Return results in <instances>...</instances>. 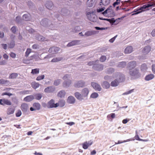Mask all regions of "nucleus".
I'll list each match as a JSON object with an SVG mask.
<instances>
[{
  "instance_id": "nucleus-1",
  "label": "nucleus",
  "mask_w": 155,
  "mask_h": 155,
  "mask_svg": "<svg viewBox=\"0 0 155 155\" xmlns=\"http://www.w3.org/2000/svg\"><path fill=\"white\" fill-rule=\"evenodd\" d=\"M154 5L153 4H147L143 5L142 7H140L139 9L136 10L135 9L133 11L134 12H136L135 13H133L132 15H136L138 14L143 11H144V9L148 8L149 7L153 6ZM152 11H155V8H153L152 10Z\"/></svg>"
},
{
  "instance_id": "nucleus-2",
  "label": "nucleus",
  "mask_w": 155,
  "mask_h": 155,
  "mask_svg": "<svg viewBox=\"0 0 155 155\" xmlns=\"http://www.w3.org/2000/svg\"><path fill=\"white\" fill-rule=\"evenodd\" d=\"M129 73L134 79L138 78L140 76L139 71L136 68H130Z\"/></svg>"
},
{
  "instance_id": "nucleus-3",
  "label": "nucleus",
  "mask_w": 155,
  "mask_h": 155,
  "mask_svg": "<svg viewBox=\"0 0 155 155\" xmlns=\"http://www.w3.org/2000/svg\"><path fill=\"white\" fill-rule=\"evenodd\" d=\"M94 12H88L87 13V15L89 20L95 22L96 20V16L94 13Z\"/></svg>"
},
{
  "instance_id": "nucleus-4",
  "label": "nucleus",
  "mask_w": 155,
  "mask_h": 155,
  "mask_svg": "<svg viewBox=\"0 0 155 155\" xmlns=\"http://www.w3.org/2000/svg\"><path fill=\"white\" fill-rule=\"evenodd\" d=\"M85 83L83 81L80 80L75 82L74 85L76 88H82L85 86Z\"/></svg>"
},
{
  "instance_id": "nucleus-5",
  "label": "nucleus",
  "mask_w": 155,
  "mask_h": 155,
  "mask_svg": "<svg viewBox=\"0 0 155 155\" xmlns=\"http://www.w3.org/2000/svg\"><path fill=\"white\" fill-rule=\"evenodd\" d=\"M58 107V104L57 103H54V101L53 99L50 100L48 103L47 107L49 108H56Z\"/></svg>"
},
{
  "instance_id": "nucleus-6",
  "label": "nucleus",
  "mask_w": 155,
  "mask_h": 155,
  "mask_svg": "<svg viewBox=\"0 0 155 155\" xmlns=\"http://www.w3.org/2000/svg\"><path fill=\"white\" fill-rule=\"evenodd\" d=\"M117 75V78L116 79H117L119 83L125 81V77L123 74L118 73Z\"/></svg>"
},
{
  "instance_id": "nucleus-7",
  "label": "nucleus",
  "mask_w": 155,
  "mask_h": 155,
  "mask_svg": "<svg viewBox=\"0 0 155 155\" xmlns=\"http://www.w3.org/2000/svg\"><path fill=\"white\" fill-rule=\"evenodd\" d=\"M0 104L2 105H10L12 104V103L8 100L3 98L0 100Z\"/></svg>"
},
{
  "instance_id": "nucleus-8",
  "label": "nucleus",
  "mask_w": 155,
  "mask_h": 155,
  "mask_svg": "<svg viewBox=\"0 0 155 155\" xmlns=\"http://www.w3.org/2000/svg\"><path fill=\"white\" fill-rule=\"evenodd\" d=\"M91 85L93 88L96 91H100L101 90V88L100 85L97 83L95 82H91Z\"/></svg>"
},
{
  "instance_id": "nucleus-9",
  "label": "nucleus",
  "mask_w": 155,
  "mask_h": 155,
  "mask_svg": "<svg viewBox=\"0 0 155 155\" xmlns=\"http://www.w3.org/2000/svg\"><path fill=\"white\" fill-rule=\"evenodd\" d=\"M29 107L28 105L26 103H23L21 105V109L22 111L24 113L26 112L28 110Z\"/></svg>"
},
{
  "instance_id": "nucleus-10",
  "label": "nucleus",
  "mask_w": 155,
  "mask_h": 155,
  "mask_svg": "<svg viewBox=\"0 0 155 155\" xmlns=\"http://www.w3.org/2000/svg\"><path fill=\"white\" fill-rule=\"evenodd\" d=\"M89 93V90L88 88H84L81 90V93L84 97H87Z\"/></svg>"
},
{
  "instance_id": "nucleus-11",
  "label": "nucleus",
  "mask_w": 155,
  "mask_h": 155,
  "mask_svg": "<svg viewBox=\"0 0 155 155\" xmlns=\"http://www.w3.org/2000/svg\"><path fill=\"white\" fill-rule=\"evenodd\" d=\"M151 48L150 46L145 47L142 51V52L144 54H148L151 51Z\"/></svg>"
},
{
  "instance_id": "nucleus-12",
  "label": "nucleus",
  "mask_w": 155,
  "mask_h": 155,
  "mask_svg": "<svg viewBox=\"0 0 155 155\" xmlns=\"http://www.w3.org/2000/svg\"><path fill=\"white\" fill-rule=\"evenodd\" d=\"M93 143V141L91 140L88 142L86 141L82 144L83 147L84 149H87Z\"/></svg>"
},
{
  "instance_id": "nucleus-13",
  "label": "nucleus",
  "mask_w": 155,
  "mask_h": 155,
  "mask_svg": "<svg viewBox=\"0 0 155 155\" xmlns=\"http://www.w3.org/2000/svg\"><path fill=\"white\" fill-rule=\"evenodd\" d=\"M55 87L53 86H49L45 89V92L46 93H50L53 92L55 90Z\"/></svg>"
},
{
  "instance_id": "nucleus-14",
  "label": "nucleus",
  "mask_w": 155,
  "mask_h": 155,
  "mask_svg": "<svg viewBox=\"0 0 155 155\" xmlns=\"http://www.w3.org/2000/svg\"><path fill=\"white\" fill-rule=\"evenodd\" d=\"M59 48L57 47H52L50 48L48 50L49 52L52 54H55L57 53L59 50Z\"/></svg>"
},
{
  "instance_id": "nucleus-15",
  "label": "nucleus",
  "mask_w": 155,
  "mask_h": 155,
  "mask_svg": "<svg viewBox=\"0 0 155 155\" xmlns=\"http://www.w3.org/2000/svg\"><path fill=\"white\" fill-rule=\"evenodd\" d=\"M80 41L78 40L72 41L69 43L67 45L68 47H71L75 45H77L79 44Z\"/></svg>"
},
{
  "instance_id": "nucleus-16",
  "label": "nucleus",
  "mask_w": 155,
  "mask_h": 155,
  "mask_svg": "<svg viewBox=\"0 0 155 155\" xmlns=\"http://www.w3.org/2000/svg\"><path fill=\"white\" fill-rule=\"evenodd\" d=\"M74 96L78 100L81 101L84 100V97L82 96V94L79 92H76L74 93Z\"/></svg>"
},
{
  "instance_id": "nucleus-17",
  "label": "nucleus",
  "mask_w": 155,
  "mask_h": 155,
  "mask_svg": "<svg viewBox=\"0 0 155 155\" xmlns=\"http://www.w3.org/2000/svg\"><path fill=\"white\" fill-rule=\"evenodd\" d=\"M75 101V99L74 97L70 96L68 97L67 100V102L70 104H73Z\"/></svg>"
},
{
  "instance_id": "nucleus-18",
  "label": "nucleus",
  "mask_w": 155,
  "mask_h": 155,
  "mask_svg": "<svg viewBox=\"0 0 155 155\" xmlns=\"http://www.w3.org/2000/svg\"><path fill=\"white\" fill-rule=\"evenodd\" d=\"M71 84V81L70 80H68L67 81H65L63 83V86L64 87H68Z\"/></svg>"
},
{
  "instance_id": "nucleus-19",
  "label": "nucleus",
  "mask_w": 155,
  "mask_h": 155,
  "mask_svg": "<svg viewBox=\"0 0 155 155\" xmlns=\"http://www.w3.org/2000/svg\"><path fill=\"white\" fill-rule=\"evenodd\" d=\"M154 76L153 74H149L145 77V80L146 81H150L154 78Z\"/></svg>"
},
{
  "instance_id": "nucleus-20",
  "label": "nucleus",
  "mask_w": 155,
  "mask_h": 155,
  "mask_svg": "<svg viewBox=\"0 0 155 155\" xmlns=\"http://www.w3.org/2000/svg\"><path fill=\"white\" fill-rule=\"evenodd\" d=\"M34 99V96L32 95H31L25 97L24 98V100L27 102H30L32 101Z\"/></svg>"
},
{
  "instance_id": "nucleus-21",
  "label": "nucleus",
  "mask_w": 155,
  "mask_h": 155,
  "mask_svg": "<svg viewBox=\"0 0 155 155\" xmlns=\"http://www.w3.org/2000/svg\"><path fill=\"white\" fill-rule=\"evenodd\" d=\"M96 31H88L85 33L84 35L88 37L94 35L96 34Z\"/></svg>"
},
{
  "instance_id": "nucleus-22",
  "label": "nucleus",
  "mask_w": 155,
  "mask_h": 155,
  "mask_svg": "<svg viewBox=\"0 0 155 155\" xmlns=\"http://www.w3.org/2000/svg\"><path fill=\"white\" fill-rule=\"evenodd\" d=\"M31 85L32 88L36 89L39 87L40 84L34 81L31 83Z\"/></svg>"
},
{
  "instance_id": "nucleus-23",
  "label": "nucleus",
  "mask_w": 155,
  "mask_h": 155,
  "mask_svg": "<svg viewBox=\"0 0 155 155\" xmlns=\"http://www.w3.org/2000/svg\"><path fill=\"white\" fill-rule=\"evenodd\" d=\"M66 94V92L64 90H61L57 94V96L60 98L64 97Z\"/></svg>"
},
{
  "instance_id": "nucleus-24",
  "label": "nucleus",
  "mask_w": 155,
  "mask_h": 155,
  "mask_svg": "<svg viewBox=\"0 0 155 155\" xmlns=\"http://www.w3.org/2000/svg\"><path fill=\"white\" fill-rule=\"evenodd\" d=\"M137 65L136 62L135 61H132L129 62L128 64V66L130 68H134Z\"/></svg>"
},
{
  "instance_id": "nucleus-25",
  "label": "nucleus",
  "mask_w": 155,
  "mask_h": 155,
  "mask_svg": "<svg viewBox=\"0 0 155 155\" xmlns=\"http://www.w3.org/2000/svg\"><path fill=\"white\" fill-rule=\"evenodd\" d=\"M95 0H88L87 4L88 7H92L94 4Z\"/></svg>"
},
{
  "instance_id": "nucleus-26",
  "label": "nucleus",
  "mask_w": 155,
  "mask_h": 155,
  "mask_svg": "<svg viewBox=\"0 0 155 155\" xmlns=\"http://www.w3.org/2000/svg\"><path fill=\"white\" fill-rule=\"evenodd\" d=\"M133 51V48L132 46H129L127 47L125 50V53L126 54H129Z\"/></svg>"
},
{
  "instance_id": "nucleus-27",
  "label": "nucleus",
  "mask_w": 155,
  "mask_h": 155,
  "mask_svg": "<svg viewBox=\"0 0 155 155\" xmlns=\"http://www.w3.org/2000/svg\"><path fill=\"white\" fill-rule=\"evenodd\" d=\"M119 83L117 79H116L111 82V86L112 87H116L119 85Z\"/></svg>"
},
{
  "instance_id": "nucleus-28",
  "label": "nucleus",
  "mask_w": 155,
  "mask_h": 155,
  "mask_svg": "<svg viewBox=\"0 0 155 155\" xmlns=\"http://www.w3.org/2000/svg\"><path fill=\"white\" fill-rule=\"evenodd\" d=\"M34 99L37 100H40L42 97V95L41 94L38 93L34 94L33 95Z\"/></svg>"
},
{
  "instance_id": "nucleus-29",
  "label": "nucleus",
  "mask_w": 155,
  "mask_h": 155,
  "mask_svg": "<svg viewBox=\"0 0 155 155\" xmlns=\"http://www.w3.org/2000/svg\"><path fill=\"white\" fill-rule=\"evenodd\" d=\"M53 5V3L51 1H48L45 3L46 7L48 9H50Z\"/></svg>"
},
{
  "instance_id": "nucleus-30",
  "label": "nucleus",
  "mask_w": 155,
  "mask_h": 155,
  "mask_svg": "<svg viewBox=\"0 0 155 155\" xmlns=\"http://www.w3.org/2000/svg\"><path fill=\"white\" fill-rule=\"evenodd\" d=\"M113 11L111 9L108 8L105 11L103 12L102 13L105 15L107 14V15H108L109 14H110Z\"/></svg>"
},
{
  "instance_id": "nucleus-31",
  "label": "nucleus",
  "mask_w": 155,
  "mask_h": 155,
  "mask_svg": "<svg viewBox=\"0 0 155 155\" xmlns=\"http://www.w3.org/2000/svg\"><path fill=\"white\" fill-rule=\"evenodd\" d=\"M33 106L36 110H39L41 108V105L38 103H34L33 104Z\"/></svg>"
},
{
  "instance_id": "nucleus-32",
  "label": "nucleus",
  "mask_w": 155,
  "mask_h": 155,
  "mask_svg": "<svg viewBox=\"0 0 155 155\" xmlns=\"http://www.w3.org/2000/svg\"><path fill=\"white\" fill-rule=\"evenodd\" d=\"M65 102L64 100L60 101L58 103H57L58 104V107L60 106L61 107H64L65 105Z\"/></svg>"
},
{
  "instance_id": "nucleus-33",
  "label": "nucleus",
  "mask_w": 155,
  "mask_h": 155,
  "mask_svg": "<svg viewBox=\"0 0 155 155\" xmlns=\"http://www.w3.org/2000/svg\"><path fill=\"white\" fill-rule=\"evenodd\" d=\"M102 85L104 88H109L110 86L109 83L106 81H104L102 84Z\"/></svg>"
},
{
  "instance_id": "nucleus-34",
  "label": "nucleus",
  "mask_w": 155,
  "mask_h": 155,
  "mask_svg": "<svg viewBox=\"0 0 155 155\" xmlns=\"http://www.w3.org/2000/svg\"><path fill=\"white\" fill-rule=\"evenodd\" d=\"M23 18L25 21H29L30 19V15L29 14H24L23 16Z\"/></svg>"
},
{
  "instance_id": "nucleus-35",
  "label": "nucleus",
  "mask_w": 155,
  "mask_h": 155,
  "mask_svg": "<svg viewBox=\"0 0 155 155\" xmlns=\"http://www.w3.org/2000/svg\"><path fill=\"white\" fill-rule=\"evenodd\" d=\"M9 83V82L7 80L4 79L0 80V84H2L7 85Z\"/></svg>"
},
{
  "instance_id": "nucleus-36",
  "label": "nucleus",
  "mask_w": 155,
  "mask_h": 155,
  "mask_svg": "<svg viewBox=\"0 0 155 155\" xmlns=\"http://www.w3.org/2000/svg\"><path fill=\"white\" fill-rule=\"evenodd\" d=\"M14 112V110L12 108H9L7 110V113L8 115L13 114Z\"/></svg>"
},
{
  "instance_id": "nucleus-37",
  "label": "nucleus",
  "mask_w": 155,
  "mask_h": 155,
  "mask_svg": "<svg viewBox=\"0 0 155 155\" xmlns=\"http://www.w3.org/2000/svg\"><path fill=\"white\" fill-rule=\"evenodd\" d=\"M101 1L100 3H102V4L104 5H108L110 2V0H101Z\"/></svg>"
},
{
  "instance_id": "nucleus-38",
  "label": "nucleus",
  "mask_w": 155,
  "mask_h": 155,
  "mask_svg": "<svg viewBox=\"0 0 155 155\" xmlns=\"http://www.w3.org/2000/svg\"><path fill=\"white\" fill-rule=\"evenodd\" d=\"M63 59L62 57L56 58L53 59L51 61L52 62H57L61 61Z\"/></svg>"
},
{
  "instance_id": "nucleus-39",
  "label": "nucleus",
  "mask_w": 155,
  "mask_h": 155,
  "mask_svg": "<svg viewBox=\"0 0 155 155\" xmlns=\"http://www.w3.org/2000/svg\"><path fill=\"white\" fill-rule=\"evenodd\" d=\"M18 74L17 73H13L10 75L9 78L10 79L15 78L18 76Z\"/></svg>"
},
{
  "instance_id": "nucleus-40",
  "label": "nucleus",
  "mask_w": 155,
  "mask_h": 155,
  "mask_svg": "<svg viewBox=\"0 0 155 155\" xmlns=\"http://www.w3.org/2000/svg\"><path fill=\"white\" fill-rule=\"evenodd\" d=\"M8 45L9 48H13L15 45V41H12L10 43L8 44Z\"/></svg>"
},
{
  "instance_id": "nucleus-41",
  "label": "nucleus",
  "mask_w": 155,
  "mask_h": 155,
  "mask_svg": "<svg viewBox=\"0 0 155 155\" xmlns=\"http://www.w3.org/2000/svg\"><path fill=\"white\" fill-rule=\"evenodd\" d=\"M39 73V68H35L32 70L31 73L33 74H38Z\"/></svg>"
},
{
  "instance_id": "nucleus-42",
  "label": "nucleus",
  "mask_w": 155,
  "mask_h": 155,
  "mask_svg": "<svg viewBox=\"0 0 155 155\" xmlns=\"http://www.w3.org/2000/svg\"><path fill=\"white\" fill-rule=\"evenodd\" d=\"M61 81V80L60 79H58L55 80L54 83V85L57 86L59 85Z\"/></svg>"
},
{
  "instance_id": "nucleus-43",
  "label": "nucleus",
  "mask_w": 155,
  "mask_h": 155,
  "mask_svg": "<svg viewBox=\"0 0 155 155\" xmlns=\"http://www.w3.org/2000/svg\"><path fill=\"white\" fill-rule=\"evenodd\" d=\"M98 96V94L96 92H94L91 94V97L95 98H97Z\"/></svg>"
},
{
  "instance_id": "nucleus-44",
  "label": "nucleus",
  "mask_w": 155,
  "mask_h": 155,
  "mask_svg": "<svg viewBox=\"0 0 155 155\" xmlns=\"http://www.w3.org/2000/svg\"><path fill=\"white\" fill-rule=\"evenodd\" d=\"M126 65V63L125 62H121L119 63V65L120 67H124Z\"/></svg>"
},
{
  "instance_id": "nucleus-45",
  "label": "nucleus",
  "mask_w": 155,
  "mask_h": 155,
  "mask_svg": "<svg viewBox=\"0 0 155 155\" xmlns=\"http://www.w3.org/2000/svg\"><path fill=\"white\" fill-rule=\"evenodd\" d=\"M45 75H41L38 76L36 78V80L37 81H40L44 79L45 78Z\"/></svg>"
},
{
  "instance_id": "nucleus-46",
  "label": "nucleus",
  "mask_w": 155,
  "mask_h": 155,
  "mask_svg": "<svg viewBox=\"0 0 155 155\" xmlns=\"http://www.w3.org/2000/svg\"><path fill=\"white\" fill-rule=\"evenodd\" d=\"M31 52V49L30 48H28L25 52V56L26 57H28Z\"/></svg>"
},
{
  "instance_id": "nucleus-47",
  "label": "nucleus",
  "mask_w": 155,
  "mask_h": 155,
  "mask_svg": "<svg viewBox=\"0 0 155 155\" xmlns=\"http://www.w3.org/2000/svg\"><path fill=\"white\" fill-rule=\"evenodd\" d=\"M99 61L98 60H97L95 61H90L88 63V65H94L96 64V63H98Z\"/></svg>"
},
{
  "instance_id": "nucleus-48",
  "label": "nucleus",
  "mask_w": 155,
  "mask_h": 155,
  "mask_svg": "<svg viewBox=\"0 0 155 155\" xmlns=\"http://www.w3.org/2000/svg\"><path fill=\"white\" fill-rule=\"evenodd\" d=\"M106 59V57L105 56H102L100 59V61L101 62H104Z\"/></svg>"
},
{
  "instance_id": "nucleus-49",
  "label": "nucleus",
  "mask_w": 155,
  "mask_h": 155,
  "mask_svg": "<svg viewBox=\"0 0 155 155\" xmlns=\"http://www.w3.org/2000/svg\"><path fill=\"white\" fill-rule=\"evenodd\" d=\"M100 19H102V20H107L108 21H109L110 23H114L116 21L114 19L110 20V19H105V18L102 19V18H100Z\"/></svg>"
},
{
  "instance_id": "nucleus-50",
  "label": "nucleus",
  "mask_w": 155,
  "mask_h": 155,
  "mask_svg": "<svg viewBox=\"0 0 155 155\" xmlns=\"http://www.w3.org/2000/svg\"><path fill=\"white\" fill-rule=\"evenodd\" d=\"M114 71V68H108L107 71V74H112Z\"/></svg>"
},
{
  "instance_id": "nucleus-51",
  "label": "nucleus",
  "mask_w": 155,
  "mask_h": 155,
  "mask_svg": "<svg viewBox=\"0 0 155 155\" xmlns=\"http://www.w3.org/2000/svg\"><path fill=\"white\" fill-rule=\"evenodd\" d=\"M11 30L12 32L15 33L17 31V28L13 26Z\"/></svg>"
},
{
  "instance_id": "nucleus-52",
  "label": "nucleus",
  "mask_w": 155,
  "mask_h": 155,
  "mask_svg": "<svg viewBox=\"0 0 155 155\" xmlns=\"http://www.w3.org/2000/svg\"><path fill=\"white\" fill-rule=\"evenodd\" d=\"M70 75L68 74H65L63 78V79L64 80H65L68 78H70Z\"/></svg>"
},
{
  "instance_id": "nucleus-53",
  "label": "nucleus",
  "mask_w": 155,
  "mask_h": 155,
  "mask_svg": "<svg viewBox=\"0 0 155 155\" xmlns=\"http://www.w3.org/2000/svg\"><path fill=\"white\" fill-rule=\"evenodd\" d=\"M117 35H116V36H115L113 38H111V39H110L109 40V41L111 42V43H113V42H114V41L115 39H116V37H117Z\"/></svg>"
},
{
  "instance_id": "nucleus-54",
  "label": "nucleus",
  "mask_w": 155,
  "mask_h": 155,
  "mask_svg": "<svg viewBox=\"0 0 155 155\" xmlns=\"http://www.w3.org/2000/svg\"><path fill=\"white\" fill-rule=\"evenodd\" d=\"M10 56L12 58H14L16 57V54L12 52H11L10 54Z\"/></svg>"
},
{
  "instance_id": "nucleus-55",
  "label": "nucleus",
  "mask_w": 155,
  "mask_h": 155,
  "mask_svg": "<svg viewBox=\"0 0 155 155\" xmlns=\"http://www.w3.org/2000/svg\"><path fill=\"white\" fill-rule=\"evenodd\" d=\"M105 9L104 7L100 8L97 9V11L98 12H100L103 11Z\"/></svg>"
},
{
  "instance_id": "nucleus-56",
  "label": "nucleus",
  "mask_w": 155,
  "mask_h": 155,
  "mask_svg": "<svg viewBox=\"0 0 155 155\" xmlns=\"http://www.w3.org/2000/svg\"><path fill=\"white\" fill-rule=\"evenodd\" d=\"M110 117H111L112 118H114L115 117V114L114 113H112L111 114V115L110 116L109 115H108L107 116V118Z\"/></svg>"
},
{
  "instance_id": "nucleus-57",
  "label": "nucleus",
  "mask_w": 155,
  "mask_h": 155,
  "mask_svg": "<svg viewBox=\"0 0 155 155\" xmlns=\"http://www.w3.org/2000/svg\"><path fill=\"white\" fill-rule=\"evenodd\" d=\"M29 91L28 90L26 91H21L20 92V93L22 94H27L29 92Z\"/></svg>"
},
{
  "instance_id": "nucleus-58",
  "label": "nucleus",
  "mask_w": 155,
  "mask_h": 155,
  "mask_svg": "<svg viewBox=\"0 0 155 155\" xmlns=\"http://www.w3.org/2000/svg\"><path fill=\"white\" fill-rule=\"evenodd\" d=\"M120 2V1L117 0V1L116 0V2L114 3L113 4V5L114 7H115L116 5H118Z\"/></svg>"
},
{
  "instance_id": "nucleus-59",
  "label": "nucleus",
  "mask_w": 155,
  "mask_h": 155,
  "mask_svg": "<svg viewBox=\"0 0 155 155\" xmlns=\"http://www.w3.org/2000/svg\"><path fill=\"white\" fill-rule=\"evenodd\" d=\"M133 90H130V91H127V92H126L124 93L123 94V95H126V94H130L132 92H133Z\"/></svg>"
},
{
  "instance_id": "nucleus-60",
  "label": "nucleus",
  "mask_w": 155,
  "mask_h": 155,
  "mask_svg": "<svg viewBox=\"0 0 155 155\" xmlns=\"http://www.w3.org/2000/svg\"><path fill=\"white\" fill-rule=\"evenodd\" d=\"M2 45L3 47V48L5 50L6 49L7 47V45L6 44H2Z\"/></svg>"
},
{
  "instance_id": "nucleus-61",
  "label": "nucleus",
  "mask_w": 155,
  "mask_h": 155,
  "mask_svg": "<svg viewBox=\"0 0 155 155\" xmlns=\"http://www.w3.org/2000/svg\"><path fill=\"white\" fill-rule=\"evenodd\" d=\"M6 62L5 61L3 60L0 61V65H4L5 64Z\"/></svg>"
},
{
  "instance_id": "nucleus-62",
  "label": "nucleus",
  "mask_w": 155,
  "mask_h": 155,
  "mask_svg": "<svg viewBox=\"0 0 155 155\" xmlns=\"http://www.w3.org/2000/svg\"><path fill=\"white\" fill-rule=\"evenodd\" d=\"M38 45L36 44L33 45L32 47V48L33 49H36L37 48Z\"/></svg>"
},
{
  "instance_id": "nucleus-63",
  "label": "nucleus",
  "mask_w": 155,
  "mask_h": 155,
  "mask_svg": "<svg viewBox=\"0 0 155 155\" xmlns=\"http://www.w3.org/2000/svg\"><path fill=\"white\" fill-rule=\"evenodd\" d=\"M4 36V34L3 32H1L0 31V38H3Z\"/></svg>"
},
{
  "instance_id": "nucleus-64",
  "label": "nucleus",
  "mask_w": 155,
  "mask_h": 155,
  "mask_svg": "<svg viewBox=\"0 0 155 155\" xmlns=\"http://www.w3.org/2000/svg\"><path fill=\"white\" fill-rule=\"evenodd\" d=\"M151 34L153 37H155V29L152 31Z\"/></svg>"
}]
</instances>
